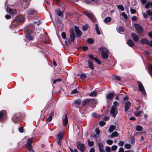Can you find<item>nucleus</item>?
Instances as JSON below:
<instances>
[{"instance_id":"19","label":"nucleus","mask_w":152,"mask_h":152,"mask_svg":"<svg viewBox=\"0 0 152 152\" xmlns=\"http://www.w3.org/2000/svg\"><path fill=\"white\" fill-rule=\"evenodd\" d=\"M114 96V93L111 92L108 93L107 96V99L109 100L112 99Z\"/></svg>"},{"instance_id":"41","label":"nucleus","mask_w":152,"mask_h":152,"mask_svg":"<svg viewBox=\"0 0 152 152\" xmlns=\"http://www.w3.org/2000/svg\"><path fill=\"white\" fill-rule=\"evenodd\" d=\"M87 42L89 44H92L94 42V40L92 38H89L87 40Z\"/></svg>"},{"instance_id":"38","label":"nucleus","mask_w":152,"mask_h":152,"mask_svg":"<svg viewBox=\"0 0 152 152\" xmlns=\"http://www.w3.org/2000/svg\"><path fill=\"white\" fill-rule=\"evenodd\" d=\"M90 100V102L91 103L93 104H96L97 103V102L96 101V100L94 99H91Z\"/></svg>"},{"instance_id":"20","label":"nucleus","mask_w":152,"mask_h":152,"mask_svg":"<svg viewBox=\"0 0 152 152\" xmlns=\"http://www.w3.org/2000/svg\"><path fill=\"white\" fill-rule=\"evenodd\" d=\"M9 10H8V9H7V10L8 12H9L11 15H13L15 14L16 13V10H15L14 9H11L10 8H9Z\"/></svg>"},{"instance_id":"51","label":"nucleus","mask_w":152,"mask_h":152,"mask_svg":"<svg viewBox=\"0 0 152 152\" xmlns=\"http://www.w3.org/2000/svg\"><path fill=\"white\" fill-rule=\"evenodd\" d=\"M113 142L111 140H107V143L109 145H111L113 143Z\"/></svg>"},{"instance_id":"54","label":"nucleus","mask_w":152,"mask_h":152,"mask_svg":"<svg viewBox=\"0 0 152 152\" xmlns=\"http://www.w3.org/2000/svg\"><path fill=\"white\" fill-rule=\"evenodd\" d=\"M81 103V101L80 99H77L76 100L75 102L74 103L77 104V105H79Z\"/></svg>"},{"instance_id":"4","label":"nucleus","mask_w":152,"mask_h":152,"mask_svg":"<svg viewBox=\"0 0 152 152\" xmlns=\"http://www.w3.org/2000/svg\"><path fill=\"white\" fill-rule=\"evenodd\" d=\"M24 18L23 17L17 16L12 22V23L14 25H17L23 22Z\"/></svg>"},{"instance_id":"17","label":"nucleus","mask_w":152,"mask_h":152,"mask_svg":"<svg viewBox=\"0 0 152 152\" xmlns=\"http://www.w3.org/2000/svg\"><path fill=\"white\" fill-rule=\"evenodd\" d=\"M64 12V9L62 10V11H61V10L59 9L55 11L56 13L58 16H61L62 15V16L63 17V13Z\"/></svg>"},{"instance_id":"49","label":"nucleus","mask_w":152,"mask_h":152,"mask_svg":"<svg viewBox=\"0 0 152 152\" xmlns=\"http://www.w3.org/2000/svg\"><path fill=\"white\" fill-rule=\"evenodd\" d=\"M79 93V91H77V89H75L73 90L71 93V94H77Z\"/></svg>"},{"instance_id":"53","label":"nucleus","mask_w":152,"mask_h":152,"mask_svg":"<svg viewBox=\"0 0 152 152\" xmlns=\"http://www.w3.org/2000/svg\"><path fill=\"white\" fill-rule=\"evenodd\" d=\"M117 148V146L116 145H114L111 147V149L112 151H114L116 150Z\"/></svg>"},{"instance_id":"50","label":"nucleus","mask_w":152,"mask_h":152,"mask_svg":"<svg viewBox=\"0 0 152 152\" xmlns=\"http://www.w3.org/2000/svg\"><path fill=\"white\" fill-rule=\"evenodd\" d=\"M80 77L82 80H84L86 78V76L85 74H81L80 75Z\"/></svg>"},{"instance_id":"14","label":"nucleus","mask_w":152,"mask_h":152,"mask_svg":"<svg viewBox=\"0 0 152 152\" xmlns=\"http://www.w3.org/2000/svg\"><path fill=\"white\" fill-rule=\"evenodd\" d=\"M99 152H105L104 149V145L103 143L99 142L97 143Z\"/></svg>"},{"instance_id":"46","label":"nucleus","mask_w":152,"mask_h":152,"mask_svg":"<svg viewBox=\"0 0 152 152\" xmlns=\"http://www.w3.org/2000/svg\"><path fill=\"white\" fill-rule=\"evenodd\" d=\"M88 57L91 59L92 60L94 61L96 58V57H94L92 55L90 54L88 55Z\"/></svg>"},{"instance_id":"55","label":"nucleus","mask_w":152,"mask_h":152,"mask_svg":"<svg viewBox=\"0 0 152 152\" xmlns=\"http://www.w3.org/2000/svg\"><path fill=\"white\" fill-rule=\"evenodd\" d=\"M124 142L121 140L118 142V144L119 146H122L124 145Z\"/></svg>"},{"instance_id":"8","label":"nucleus","mask_w":152,"mask_h":152,"mask_svg":"<svg viewBox=\"0 0 152 152\" xmlns=\"http://www.w3.org/2000/svg\"><path fill=\"white\" fill-rule=\"evenodd\" d=\"M5 111L3 110L0 111V121H4L7 118V115L5 113Z\"/></svg>"},{"instance_id":"25","label":"nucleus","mask_w":152,"mask_h":152,"mask_svg":"<svg viewBox=\"0 0 152 152\" xmlns=\"http://www.w3.org/2000/svg\"><path fill=\"white\" fill-rule=\"evenodd\" d=\"M115 126L113 125H111L110 126L109 128L108 129V131L110 132H112L115 129Z\"/></svg>"},{"instance_id":"35","label":"nucleus","mask_w":152,"mask_h":152,"mask_svg":"<svg viewBox=\"0 0 152 152\" xmlns=\"http://www.w3.org/2000/svg\"><path fill=\"white\" fill-rule=\"evenodd\" d=\"M75 33L76 34V37H80L82 35V32L80 30L75 32Z\"/></svg>"},{"instance_id":"40","label":"nucleus","mask_w":152,"mask_h":152,"mask_svg":"<svg viewBox=\"0 0 152 152\" xmlns=\"http://www.w3.org/2000/svg\"><path fill=\"white\" fill-rule=\"evenodd\" d=\"M88 25L87 24L82 26V29L84 31H86L88 28Z\"/></svg>"},{"instance_id":"16","label":"nucleus","mask_w":152,"mask_h":152,"mask_svg":"<svg viewBox=\"0 0 152 152\" xmlns=\"http://www.w3.org/2000/svg\"><path fill=\"white\" fill-rule=\"evenodd\" d=\"M88 67L92 70H93L94 69V66L93 63L90 60L88 61Z\"/></svg>"},{"instance_id":"9","label":"nucleus","mask_w":152,"mask_h":152,"mask_svg":"<svg viewBox=\"0 0 152 152\" xmlns=\"http://www.w3.org/2000/svg\"><path fill=\"white\" fill-rule=\"evenodd\" d=\"M137 83L138 85L139 90L140 91L143 95L146 94V92L145 88L141 83L139 81H138Z\"/></svg>"},{"instance_id":"63","label":"nucleus","mask_w":152,"mask_h":152,"mask_svg":"<svg viewBox=\"0 0 152 152\" xmlns=\"http://www.w3.org/2000/svg\"><path fill=\"white\" fill-rule=\"evenodd\" d=\"M95 61L99 64H101V62L97 58L95 60Z\"/></svg>"},{"instance_id":"10","label":"nucleus","mask_w":152,"mask_h":152,"mask_svg":"<svg viewBox=\"0 0 152 152\" xmlns=\"http://www.w3.org/2000/svg\"><path fill=\"white\" fill-rule=\"evenodd\" d=\"M75 38V36L74 33V31L72 30L70 33V40H68L69 42H72L74 41Z\"/></svg>"},{"instance_id":"7","label":"nucleus","mask_w":152,"mask_h":152,"mask_svg":"<svg viewBox=\"0 0 152 152\" xmlns=\"http://www.w3.org/2000/svg\"><path fill=\"white\" fill-rule=\"evenodd\" d=\"M31 31H29L28 29L25 32V37L27 39L32 40L34 39V37L31 34Z\"/></svg>"},{"instance_id":"24","label":"nucleus","mask_w":152,"mask_h":152,"mask_svg":"<svg viewBox=\"0 0 152 152\" xmlns=\"http://www.w3.org/2000/svg\"><path fill=\"white\" fill-rule=\"evenodd\" d=\"M88 16V17L90 19L92 22H94V21L96 19L94 16L91 13Z\"/></svg>"},{"instance_id":"21","label":"nucleus","mask_w":152,"mask_h":152,"mask_svg":"<svg viewBox=\"0 0 152 152\" xmlns=\"http://www.w3.org/2000/svg\"><path fill=\"white\" fill-rule=\"evenodd\" d=\"M140 42L142 45L145 44L147 45H148L149 43V41L146 39H143L140 40Z\"/></svg>"},{"instance_id":"12","label":"nucleus","mask_w":152,"mask_h":152,"mask_svg":"<svg viewBox=\"0 0 152 152\" xmlns=\"http://www.w3.org/2000/svg\"><path fill=\"white\" fill-rule=\"evenodd\" d=\"M26 13L28 15H30L37 14V12L36 10L32 8L28 9L26 11Z\"/></svg>"},{"instance_id":"52","label":"nucleus","mask_w":152,"mask_h":152,"mask_svg":"<svg viewBox=\"0 0 152 152\" xmlns=\"http://www.w3.org/2000/svg\"><path fill=\"white\" fill-rule=\"evenodd\" d=\"M61 37L63 39H65L66 37V33L65 32H63L61 34Z\"/></svg>"},{"instance_id":"27","label":"nucleus","mask_w":152,"mask_h":152,"mask_svg":"<svg viewBox=\"0 0 152 152\" xmlns=\"http://www.w3.org/2000/svg\"><path fill=\"white\" fill-rule=\"evenodd\" d=\"M148 71L150 76L152 77V64L149 65Z\"/></svg>"},{"instance_id":"29","label":"nucleus","mask_w":152,"mask_h":152,"mask_svg":"<svg viewBox=\"0 0 152 152\" xmlns=\"http://www.w3.org/2000/svg\"><path fill=\"white\" fill-rule=\"evenodd\" d=\"M118 133L116 132H114L112 133L110 136L111 138H113L114 137H117L118 136Z\"/></svg>"},{"instance_id":"23","label":"nucleus","mask_w":152,"mask_h":152,"mask_svg":"<svg viewBox=\"0 0 152 152\" xmlns=\"http://www.w3.org/2000/svg\"><path fill=\"white\" fill-rule=\"evenodd\" d=\"M118 106L119 104L118 103V102L117 101H114L113 102V105H112V107H114V108L117 109Z\"/></svg>"},{"instance_id":"28","label":"nucleus","mask_w":152,"mask_h":152,"mask_svg":"<svg viewBox=\"0 0 152 152\" xmlns=\"http://www.w3.org/2000/svg\"><path fill=\"white\" fill-rule=\"evenodd\" d=\"M95 30L96 31L98 35H100L101 34L100 31L99 30V28L98 27V25L97 24H96L95 25Z\"/></svg>"},{"instance_id":"33","label":"nucleus","mask_w":152,"mask_h":152,"mask_svg":"<svg viewBox=\"0 0 152 152\" xmlns=\"http://www.w3.org/2000/svg\"><path fill=\"white\" fill-rule=\"evenodd\" d=\"M57 137H58V140H62L63 138V135L62 134L59 133L57 135Z\"/></svg>"},{"instance_id":"22","label":"nucleus","mask_w":152,"mask_h":152,"mask_svg":"<svg viewBox=\"0 0 152 152\" xmlns=\"http://www.w3.org/2000/svg\"><path fill=\"white\" fill-rule=\"evenodd\" d=\"M127 44L130 47H133L134 45V43L133 41L130 39H129L127 40Z\"/></svg>"},{"instance_id":"1","label":"nucleus","mask_w":152,"mask_h":152,"mask_svg":"<svg viewBox=\"0 0 152 152\" xmlns=\"http://www.w3.org/2000/svg\"><path fill=\"white\" fill-rule=\"evenodd\" d=\"M99 51L101 53L102 57L104 59H107L108 57V51L107 49L104 47H101L99 48Z\"/></svg>"},{"instance_id":"37","label":"nucleus","mask_w":152,"mask_h":152,"mask_svg":"<svg viewBox=\"0 0 152 152\" xmlns=\"http://www.w3.org/2000/svg\"><path fill=\"white\" fill-rule=\"evenodd\" d=\"M91 116L92 117L95 118H99L100 117L99 115L95 113H93L91 115Z\"/></svg>"},{"instance_id":"62","label":"nucleus","mask_w":152,"mask_h":152,"mask_svg":"<svg viewBox=\"0 0 152 152\" xmlns=\"http://www.w3.org/2000/svg\"><path fill=\"white\" fill-rule=\"evenodd\" d=\"M52 118L50 116L49 117L46 119V122H48L52 120Z\"/></svg>"},{"instance_id":"6","label":"nucleus","mask_w":152,"mask_h":152,"mask_svg":"<svg viewBox=\"0 0 152 152\" xmlns=\"http://www.w3.org/2000/svg\"><path fill=\"white\" fill-rule=\"evenodd\" d=\"M134 26L137 30V33L140 36L141 35V33L143 32V30L142 26L139 24H134Z\"/></svg>"},{"instance_id":"45","label":"nucleus","mask_w":152,"mask_h":152,"mask_svg":"<svg viewBox=\"0 0 152 152\" xmlns=\"http://www.w3.org/2000/svg\"><path fill=\"white\" fill-rule=\"evenodd\" d=\"M88 57L91 59L92 60L94 61L96 58V57H94L92 55L90 54L88 55Z\"/></svg>"},{"instance_id":"13","label":"nucleus","mask_w":152,"mask_h":152,"mask_svg":"<svg viewBox=\"0 0 152 152\" xmlns=\"http://www.w3.org/2000/svg\"><path fill=\"white\" fill-rule=\"evenodd\" d=\"M131 102L129 101H127L125 104L124 110L125 112H127L131 107Z\"/></svg>"},{"instance_id":"30","label":"nucleus","mask_w":152,"mask_h":152,"mask_svg":"<svg viewBox=\"0 0 152 152\" xmlns=\"http://www.w3.org/2000/svg\"><path fill=\"white\" fill-rule=\"evenodd\" d=\"M90 102L89 99H86L84 100L82 102V106H85L87 104H88Z\"/></svg>"},{"instance_id":"43","label":"nucleus","mask_w":152,"mask_h":152,"mask_svg":"<svg viewBox=\"0 0 152 152\" xmlns=\"http://www.w3.org/2000/svg\"><path fill=\"white\" fill-rule=\"evenodd\" d=\"M117 7L118 9L121 10L122 11H123L124 10V8L122 5H117Z\"/></svg>"},{"instance_id":"18","label":"nucleus","mask_w":152,"mask_h":152,"mask_svg":"<svg viewBox=\"0 0 152 152\" xmlns=\"http://www.w3.org/2000/svg\"><path fill=\"white\" fill-rule=\"evenodd\" d=\"M68 119L67 114L65 115V118H64L63 120V123L64 126H65L66 125L68 124Z\"/></svg>"},{"instance_id":"42","label":"nucleus","mask_w":152,"mask_h":152,"mask_svg":"<svg viewBox=\"0 0 152 152\" xmlns=\"http://www.w3.org/2000/svg\"><path fill=\"white\" fill-rule=\"evenodd\" d=\"M97 94V93L96 91H93L90 94L89 96H95Z\"/></svg>"},{"instance_id":"26","label":"nucleus","mask_w":152,"mask_h":152,"mask_svg":"<svg viewBox=\"0 0 152 152\" xmlns=\"http://www.w3.org/2000/svg\"><path fill=\"white\" fill-rule=\"evenodd\" d=\"M111 20V18L110 17H106L104 20V21L106 23L110 22Z\"/></svg>"},{"instance_id":"3","label":"nucleus","mask_w":152,"mask_h":152,"mask_svg":"<svg viewBox=\"0 0 152 152\" xmlns=\"http://www.w3.org/2000/svg\"><path fill=\"white\" fill-rule=\"evenodd\" d=\"M33 141V138H29L28 139L25 144V147L28 150L29 152H34L31 145Z\"/></svg>"},{"instance_id":"5","label":"nucleus","mask_w":152,"mask_h":152,"mask_svg":"<svg viewBox=\"0 0 152 152\" xmlns=\"http://www.w3.org/2000/svg\"><path fill=\"white\" fill-rule=\"evenodd\" d=\"M77 148L78 149L80 150L81 152H84L86 149V146L83 143H81V142L79 141L77 142L76 144Z\"/></svg>"},{"instance_id":"2","label":"nucleus","mask_w":152,"mask_h":152,"mask_svg":"<svg viewBox=\"0 0 152 152\" xmlns=\"http://www.w3.org/2000/svg\"><path fill=\"white\" fill-rule=\"evenodd\" d=\"M24 115L20 113H16L13 116L12 119L15 123L18 122L20 120L24 118Z\"/></svg>"},{"instance_id":"32","label":"nucleus","mask_w":152,"mask_h":152,"mask_svg":"<svg viewBox=\"0 0 152 152\" xmlns=\"http://www.w3.org/2000/svg\"><path fill=\"white\" fill-rule=\"evenodd\" d=\"M143 112V111H139L137 112H135L134 113V114L136 116L139 117Z\"/></svg>"},{"instance_id":"61","label":"nucleus","mask_w":152,"mask_h":152,"mask_svg":"<svg viewBox=\"0 0 152 152\" xmlns=\"http://www.w3.org/2000/svg\"><path fill=\"white\" fill-rule=\"evenodd\" d=\"M19 132L21 133H22L23 132V126H21L19 128Z\"/></svg>"},{"instance_id":"39","label":"nucleus","mask_w":152,"mask_h":152,"mask_svg":"<svg viewBox=\"0 0 152 152\" xmlns=\"http://www.w3.org/2000/svg\"><path fill=\"white\" fill-rule=\"evenodd\" d=\"M143 130L142 127L140 125H138L136 127V130L137 131H140Z\"/></svg>"},{"instance_id":"44","label":"nucleus","mask_w":152,"mask_h":152,"mask_svg":"<svg viewBox=\"0 0 152 152\" xmlns=\"http://www.w3.org/2000/svg\"><path fill=\"white\" fill-rule=\"evenodd\" d=\"M130 139L131 141V144L133 145L135 142V140L134 139V137L133 136L131 137Z\"/></svg>"},{"instance_id":"59","label":"nucleus","mask_w":152,"mask_h":152,"mask_svg":"<svg viewBox=\"0 0 152 152\" xmlns=\"http://www.w3.org/2000/svg\"><path fill=\"white\" fill-rule=\"evenodd\" d=\"M82 48L83 51H86L88 49V48L87 46H83Z\"/></svg>"},{"instance_id":"11","label":"nucleus","mask_w":152,"mask_h":152,"mask_svg":"<svg viewBox=\"0 0 152 152\" xmlns=\"http://www.w3.org/2000/svg\"><path fill=\"white\" fill-rule=\"evenodd\" d=\"M118 113L117 109L111 107L110 110V113L112 115V116L115 118Z\"/></svg>"},{"instance_id":"58","label":"nucleus","mask_w":152,"mask_h":152,"mask_svg":"<svg viewBox=\"0 0 152 152\" xmlns=\"http://www.w3.org/2000/svg\"><path fill=\"white\" fill-rule=\"evenodd\" d=\"M131 13L132 14H134L136 13V10H135L131 8L130 10Z\"/></svg>"},{"instance_id":"34","label":"nucleus","mask_w":152,"mask_h":152,"mask_svg":"<svg viewBox=\"0 0 152 152\" xmlns=\"http://www.w3.org/2000/svg\"><path fill=\"white\" fill-rule=\"evenodd\" d=\"M88 145L89 146L92 147L94 145V142L93 141H90L89 140H88Z\"/></svg>"},{"instance_id":"31","label":"nucleus","mask_w":152,"mask_h":152,"mask_svg":"<svg viewBox=\"0 0 152 152\" xmlns=\"http://www.w3.org/2000/svg\"><path fill=\"white\" fill-rule=\"evenodd\" d=\"M29 4V2L26 3L25 5H24L23 3V7L24 9H26L28 7Z\"/></svg>"},{"instance_id":"64","label":"nucleus","mask_w":152,"mask_h":152,"mask_svg":"<svg viewBox=\"0 0 152 152\" xmlns=\"http://www.w3.org/2000/svg\"><path fill=\"white\" fill-rule=\"evenodd\" d=\"M95 132L96 133V134L97 135L99 134L100 133V131L99 129H96L95 130Z\"/></svg>"},{"instance_id":"57","label":"nucleus","mask_w":152,"mask_h":152,"mask_svg":"<svg viewBox=\"0 0 152 152\" xmlns=\"http://www.w3.org/2000/svg\"><path fill=\"white\" fill-rule=\"evenodd\" d=\"M106 124V122L103 121H101L99 123V125L100 126H104Z\"/></svg>"},{"instance_id":"60","label":"nucleus","mask_w":152,"mask_h":152,"mask_svg":"<svg viewBox=\"0 0 152 152\" xmlns=\"http://www.w3.org/2000/svg\"><path fill=\"white\" fill-rule=\"evenodd\" d=\"M150 6V2H148L145 4V7L146 9H148L149 8Z\"/></svg>"},{"instance_id":"48","label":"nucleus","mask_w":152,"mask_h":152,"mask_svg":"<svg viewBox=\"0 0 152 152\" xmlns=\"http://www.w3.org/2000/svg\"><path fill=\"white\" fill-rule=\"evenodd\" d=\"M122 15L123 16L124 18L126 20H127L128 19V17L127 15L124 12H123L122 13Z\"/></svg>"},{"instance_id":"15","label":"nucleus","mask_w":152,"mask_h":152,"mask_svg":"<svg viewBox=\"0 0 152 152\" xmlns=\"http://www.w3.org/2000/svg\"><path fill=\"white\" fill-rule=\"evenodd\" d=\"M131 36L133 38V40L135 42H137L139 40V37L135 33L132 32L131 34Z\"/></svg>"},{"instance_id":"47","label":"nucleus","mask_w":152,"mask_h":152,"mask_svg":"<svg viewBox=\"0 0 152 152\" xmlns=\"http://www.w3.org/2000/svg\"><path fill=\"white\" fill-rule=\"evenodd\" d=\"M124 147L126 149H129L131 148V146L129 144H125L124 145Z\"/></svg>"},{"instance_id":"56","label":"nucleus","mask_w":152,"mask_h":152,"mask_svg":"<svg viewBox=\"0 0 152 152\" xmlns=\"http://www.w3.org/2000/svg\"><path fill=\"white\" fill-rule=\"evenodd\" d=\"M105 149L106 152H111V149L109 146H106L105 148Z\"/></svg>"},{"instance_id":"36","label":"nucleus","mask_w":152,"mask_h":152,"mask_svg":"<svg viewBox=\"0 0 152 152\" xmlns=\"http://www.w3.org/2000/svg\"><path fill=\"white\" fill-rule=\"evenodd\" d=\"M118 31L119 32H122L124 31V28L123 26H119L118 28Z\"/></svg>"}]
</instances>
